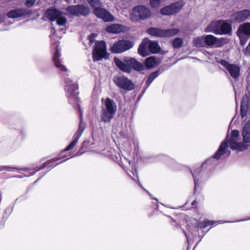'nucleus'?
Here are the masks:
<instances>
[{
	"instance_id": "nucleus-36",
	"label": "nucleus",
	"mask_w": 250,
	"mask_h": 250,
	"mask_svg": "<svg viewBox=\"0 0 250 250\" xmlns=\"http://www.w3.org/2000/svg\"><path fill=\"white\" fill-rule=\"evenodd\" d=\"M15 169L14 167H11L9 166H0V171H12Z\"/></svg>"
},
{
	"instance_id": "nucleus-38",
	"label": "nucleus",
	"mask_w": 250,
	"mask_h": 250,
	"mask_svg": "<svg viewBox=\"0 0 250 250\" xmlns=\"http://www.w3.org/2000/svg\"><path fill=\"white\" fill-rule=\"evenodd\" d=\"M7 16L8 18H16V9H13L8 12Z\"/></svg>"
},
{
	"instance_id": "nucleus-26",
	"label": "nucleus",
	"mask_w": 250,
	"mask_h": 250,
	"mask_svg": "<svg viewBox=\"0 0 250 250\" xmlns=\"http://www.w3.org/2000/svg\"><path fill=\"white\" fill-rule=\"evenodd\" d=\"M205 36H200L194 38L193 41V46L196 47H204L205 44Z\"/></svg>"
},
{
	"instance_id": "nucleus-7",
	"label": "nucleus",
	"mask_w": 250,
	"mask_h": 250,
	"mask_svg": "<svg viewBox=\"0 0 250 250\" xmlns=\"http://www.w3.org/2000/svg\"><path fill=\"white\" fill-rule=\"evenodd\" d=\"M113 81L118 87L125 90L130 91L135 87L132 82L124 76H114Z\"/></svg>"
},
{
	"instance_id": "nucleus-18",
	"label": "nucleus",
	"mask_w": 250,
	"mask_h": 250,
	"mask_svg": "<svg viewBox=\"0 0 250 250\" xmlns=\"http://www.w3.org/2000/svg\"><path fill=\"white\" fill-rule=\"evenodd\" d=\"M62 14V11L55 8H49L45 13V17L51 21H55Z\"/></svg>"
},
{
	"instance_id": "nucleus-16",
	"label": "nucleus",
	"mask_w": 250,
	"mask_h": 250,
	"mask_svg": "<svg viewBox=\"0 0 250 250\" xmlns=\"http://www.w3.org/2000/svg\"><path fill=\"white\" fill-rule=\"evenodd\" d=\"M250 15L249 10H243L232 14L230 19L232 22L240 23L247 20Z\"/></svg>"
},
{
	"instance_id": "nucleus-44",
	"label": "nucleus",
	"mask_w": 250,
	"mask_h": 250,
	"mask_svg": "<svg viewBox=\"0 0 250 250\" xmlns=\"http://www.w3.org/2000/svg\"><path fill=\"white\" fill-rule=\"evenodd\" d=\"M210 225H211V223L209 221H205L203 224V227H206Z\"/></svg>"
},
{
	"instance_id": "nucleus-21",
	"label": "nucleus",
	"mask_w": 250,
	"mask_h": 250,
	"mask_svg": "<svg viewBox=\"0 0 250 250\" xmlns=\"http://www.w3.org/2000/svg\"><path fill=\"white\" fill-rule=\"evenodd\" d=\"M160 60L155 56H151L146 59L145 65L148 68H151L159 64Z\"/></svg>"
},
{
	"instance_id": "nucleus-29",
	"label": "nucleus",
	"mask_w": 250,
	"mask_h": 250,
	"mask_svg": "<svg viewBox=\"0 0 250 250\" xmlns=\"http://www.w3.org/2000/svg\"><path fill=\"white\" fill-rule=\"evenodd\" d=\"M30 14V11L25 9H17V18Z\"/></svg>"
},
{
	"instance_id": "nucleus-8",
	"label": "nucleus",
	"mask_w": 250,
	"mask_h": 250,
	"mask_svg": "<svg viewBox=\"0 0 250 250\" xmlns=\"http://www.w3.org/2000/svg\"><path fill=\"white\" fill-rule=\"evenodd\" d=\"M66 10L69 14L74 16H86L90 13L89 8L81 4L69 6Z\"/></svg>"
},
{
	"instance_id": "nucleus-35",
	"label": "nucleus",
	"mask_w": 250,
	"mask_h": 250,
	"mask_svg": "<svg viewBox=\"0 0 250 250\" xmlns=\"http://www.w3.org/2000/svg\"><path fill=\"white\" fill-rule=\"evenodd\" d=\"M243 137L244 143H250V132L248 133H242Z\"/></svg>"
},
{
	"instance_id": "nucleus-24",
	"label": "nucleus",
	"mask_w": 250,
	"mask_h": 250,
	"mask_svg": "<svg viewBox=\"0 0 250 250\" xmlns=\"http://www.w3.org/2000/svg\"><path fill=\"white\" fill-rule=\"evenodd\" d=\"M147 46L149 51L152 53H158L160 50L158 43L156 42L147 40Z\"/></svg>"
},
{
	"instance_id": "nucleus-5",
	"label": "nucleus",
	"mask_w": 250,
	"mask_h": 250,
	"mask_svg": "<svg viewBox=\"0 0 250 250\" xmlns=\"http://www.w3.org/2000/svg\"><path fill=\"white\" fill-rule=\"evenodd\" d=\"M109 54L106 52L105 42L104 41L97 42L94 45L92 52L93 60L94 62L102 60L104 58L107 59Z\"/></svg>"
},
{
	"instance_id": "nucleus-32",
	"label": "nucleus",
	"mask_w": 250,
	"mask_h": 250,
	"mask_svg": "<svg viewBox=\"0 0 250 250\" xmlns=\"http://www.w3.org/2000/svg\"><path fill=\"white\" fill-rule=\"evenodd\" d=\"M90 5L94 9L99 6H102V3L99 0H87Z\"/></svg>"
},
{
	"instance_id": "nucleus-34",
	"label": "nucleus",
	"mask_w": 250,
	"mask_h": 250,
	"mask_svg": "<svg viewBox=\"0 0 250 250\" xmlns=\"http://www.w3.org/2000/svg\"><path fill=\"white\" fill-rule=\"evenodd\" d=\"M161 0H149V3L152 8H157L160 4Z\"/></svg>"
},
{
	"instance_id": "nucleus-41",
	"label": "nucleus",
	"mask_w": 250,
	"mask_h": 250,
	"mask_svg": "<svg viewBox=\"0 0 250 250\" xmlns=\"http://www.w3.org/2000/svg\"><path fill=\"white\" fill-rule=\"evenodd\" d=\"M244 52L245 55L250 56V41L246 49L244 50Z\"/></svg>"
},
{
	"instance_id": "nucleus-27",
	"label": "nucleus",
	"mask_w": 250,
	"mask_h": 250,
	"mask_svg": "<svg viewBox=\"0 0 250 250\" xmlns=\"http://www.w3.org/2000/svg\"><path fill=\"white\" fill-rule=\"evenodd\" d=\"M248 106V102L244 100H242L241 104V116L242 118H244L246 116Z\"/></svg>"
},
{
	"instance_id": "nucleus-9",
	"label": "nucleus",
	"mask_w": 250,
	"mask_h": 250,
	"mask_svg": "<svg viewBox=\"0 0 250 250\" xmlns=\"http://www.w3.org/2000/svg\"><path fill=\"white\" fill-rule=\"evenodd\" d=\"M133 45V42L129 40H119L113 45L111 50L115 53H120L130 49Z\"/></svg>"
},
{
	"instance_id": "nucleus-22",
	"label": "nucleus",
	"mask_w": 250,
	"mask_h": 250,
	"mask_svg": "<svg viewBox=\"0 0 250 250\" xmlns=\"http://www.w3.org/2000/svg\"><path fill=\"white\" fill-rule=\"evenodd\" d=\"M219 35H231L232 29L230 25L221 21Z\"/></svg>"
},
{
	"instance_id": "nucleus-23",
	"label": "nucleus",
	"mask_w": 250,
	"mask_h": 250,
	"mask_svg": "<svg viewBox=\"0 0 250 250\" xmlns=\"http://www.w3.org/2000/svg\"><path fill=\"white\" fill-rule=\"evenodd\" d=\"M147 47V40H144L138 49V53L143 57L147 56L148 55Z\"/></svg>"
},
{
	"instance_id": "nucleus-15",
	"label": "nucleus",
	"mask_w": 250,
	"mask_h": 250,
	"mask_svg": "<svg viewBox=\"0 0 250 250\" xmlns=\"http://www.w3.org/2000/svg\"><path fill=\"white\" fill-rule=\"evenodd\" d=\"M65 90L66 92L67 96L68 97H75L76 96V91L78 89L77 84L73 83L72 81L68 78L65 79Z\"/></svg>"
},
{
	"instance_id": "nucleus-33",
	"label": "nucleus",
	"mask_w": 250,
	"mask_h": 250,
	"mask_svg": "<svg viewBox=\"0 0 250 250\" xmlns=\"http://www.w3.org/2000/svg\"><path fill=\"white\" fill-rule=\"evenodd\" d=\"M56 21L57 24L60 26L64 25L67 22L66 18L62 16V15L60 16L57 19Z\"/></svg>"
},
{
	"instance_id": "nucleus-19",
	"label": "nucleus",
	"mask_w": 250,
	"mask_h": 250,
	"mask_svg": "<svg viewBox=\"0 0 250 250\" xmlns=\"http://www.w3.org/2000/svg\"><path fill=\"white\" fill-rule=\"evenodd\" d=\"M221 21L211 22L205 29L206 32H211L215 34L220 33Z\"/></svg>"
},
{
	"instance_id": "nucleus-45",
	"label": "nucleus",
	"mask_w": 250,
	"mask_h": 250,
	"mask_svg": "<svg viewBox=\"0 0 250 250\" xmlns=\"http://www.w3.org/2000/svg\"><path fill=\"white\" fill-rule=\"evenodd\" d=\"M51 163L50 161L46 162L45 164H44L43 168L45 167L47 165H48Z\"/></svg>"
},
{
	"instance_id": "nucleus-50",
	"label": "nucleus",
	"mask_w": 250,
	"mask_h": 250,
	"mask_svg": "<svg viewBox=\"0 0 250 250\" xmlns=\"http://www.w3.org/2000/svg\"><path fill=\"white\" fill-rule=\"evenodd\" d=\"M62 163V162H61L59 163V164H61Z\"/></svg>"
},
{
	"instance_id": "nucleus-47",
	"label": "nucleus",
	"mask_w": 250,
	"mask_h": 250,
	"mask_svg": "<svg viewBox=\"0 0 250 250\" xmlns=\"http://www.w3.org/2000/svg\"><path fill=\"white\" fill-rule=\"evenodd\" d=\"M3 21V19L0 18V23H1Z\"/></svg>"
},
{
	"instance_id": "nucleus-43",
	"label": "nucleus",
	"mask_w": 250,
	"mask_h": 250,
	"mask_svg": "<svg viewBox=\"0 0 250 250\" xmlns=\"http://www.w3.org/2000/svg\"><path fill=\"white\" fill-rule=\"evenodd\" d=\"M95 36H96L95 35L92 34L88 37V39H89V42H90V43H93V42H94V39L95 38Z\"/></svg>"
},
{
	"instance_id": "nucleus-40",
	"label": "nucleus",
	"mask_w": 250,
	"mask_h": 250,
	"mask_svg": "<svg viewBox=\"0 0 250 250\" xmlns=\"http://www.w3.org/2000/svg\"><path fill=\"white\" fill-rule=\"evenodd\" d=\"M239 132L238 130H233L231 131V135L230 137L236 138V139H239Z\"/></svg>"
},
{
	"instance_id": "nucleus-4",
	"label": "nucleus",
	"mask_w": 250,
	"mask_h": 250,
	"mask_svg": "<svg viewBox=\"0 0 250 250\" xmlns=\"http://www.w3.org/2000/svg\"><path fill=\"white\" fill-rule=\"evenodd\" d=\"M151 15V12L148 8L142 5H138L133 8L130 15V20L133 21L145 20L149 18Z\"/></svg>"
},
{
	"instance_id": "nucleus-48",
	"label": "nucleus",
	"mask_w": 250,
	"mask_h": 250,
	"mask_svg": "<svg viewBox=\"0 0 250 250\" xmlns=\"http://www.w3.org/2000/svg\"><path fill=\"white\" fill-rule=\"evenodd\" d=\"M53 31L54 32V33L56 32V30L54 28H52Z\"/></svg>"
},
{
	"instance_id": "nucleus-6",
	"label": "nucleus",
	"mask_w": 250,
	"mask_h": 250,
	"mask_svg": "<svg viewBox=\"0 0 250 250\" xmlns=\"http://www.w3.org/2000/svg\"><path fill=\"white\" fill-rule=\"evenodd\" d=\"M179 32V30L176 28L163 30L150 27L147 30V32L149 35L158 37H170L176 35Z\"/></svg>"
},
{
	"instance_id": "nucleus-14",
	"label": "nucleus",
	"mask_w": 250,
	"mask_h": 250,
	"mask_svg": "<svg viewBox=\"0 0 250 250\" xmlns=\"http://www.w3.org/2000/svg\"><path fill=\"white\" fill-rule=\"evenodd\" d=\"M220 64L229 71L230 76L233 78H237L240 75V68L236 64H230L226 60H221Z\"/></svg>"
},
{
	"instance_id": "nucleus-37",
	"label": "nucleus",
	"mask_w": 250,
	"mask_h": 250,
	"mask_svg": "<svg viewBox=\"0 0 250 250\" xmlns=\"http://www.w3.org/2000/svg\"><path fill=\"white\" fill-rule=\"evenodd\" d=\"M248 132H250V122H248L245 124L243 127V130L242 133Z\"/></svg>"
},
{
	"instance_id": "nucleus-42",
	"label": "nucleus",
	"mask_w": 250,
	"mask_h": 250,
	"mask_svg": "<svg viewBox=\"0 0 250 250\" xmlns=\"http://www.w3.org/2000/svg\"><path fill=\"white\" fill-rule=\"evenodd\" d=\"M190 171L191 173L192 176L193 177L194 181V184H195V188H196L197 185L198 184V180L197 179L196 176H195L194 173H193L191 169L190 170Z\"/></svg>"
},
{
	"instance_id": "nucleus-20",
	"label": "nucleus",
	"mask_w": 250,
	"mask_h": 250,
	"mask_svg": "<svg viewBox=\"0 0 250 250\" xmlns=\"http://www.w3.org/2000/svg\"><path fill=\"white\" fill-rule=\"evenodd\" d=\"M60 56L61 54L60 51L58 49H57L55 53L54 54L53 57V61L54 62L55 65L56 67L59 68L61 71L62 72H67V69L64 65L61 63L60 60H59Z\"/></svg>"
},
{
	"instance_id": "nucleus-49",
	"label": "nucleus",
	"mask_w": 250,
	"mask_h": 250,
	"mask_svg": "<svg viewBox=\"0 0 250 250\" xmlns=\"http://www.w3.org/2000/svg\"><path fill=\"white\" fill-rule=\"evenodd\" d=\"M53 31L54 32V33L56 32V30L54 28H52Z\"/></svg>"
},
{
	"instance_id": "nucleus-28",
	"label": "nucleus",
	"mask_w": 250,
	"mask_h": 250,
	"mask_svg": "<svg viewBox=\"0 0 250 250\" xmlns=\"http://www.w3.org/2000/svg\"><path fill=\"white\" fill-rule=\"evenodd\" d=\"M237 36L239 37L240 39V43L242 45H244L246 43L248 39L250 37L238 30Z\"/></svg>"
},
{
	"instance_id": "nucleus-12",
	"label": "nucleus",
	"mask_w": 250,
	"mask_h": 250,
	"mask_svg": "<svg viewBox=\"0 0 250 250\" xmlns=\"http://www.w3.org/2000/svg\"><path fill=\"white\" fill-rule=\"evenodd\" d=\"M183 6V3L182 1H178L163 8L160 13L166 16L173 15L179 12Z\"/></svg>"
},
{
	"instance_id": "nucleus-31",
	"label": "nucleus",
	"mask_w": 250,
	"mask_h": 250,
	"mask_svg": "<svg viewBox=\"0 0 250 250\" xmlns=\"http://www.w3.org/2000/svg\"><path fill=\"white\" fill-rule=\"evenodd\" d=\"M159 75V71H156L155 72H153V73H151L148 77L146 83L148 85L150 84V83H152V82L156 78L158 77Z\"/></svg>"
},
{
	"instance_id": "nucleus-46",
	"label": "nucleus",
	"mask_w": 250,
	"mask_h": 250,
	"mask_svg": "<svg viewBox=\"0 0 250 250\" xmlns=\"http://www.w3.org/2000/svg\"><path fill=\"white\" fill-rule=\"evenodd\" d=\"M197 203V202L196 200H194L192 202V203H191V205H196Z\"/></svg>"
},
{
	"instance_id": "nucleus-10",
	"label": "nucleus",
	"mask_w": 250,
	"mask_h": 250,
	"mask_svg": "<svg viewBox=\"0 0 250 250\" xmlns=\"http://www.w3.org/2000/svg\"><path fill=\"white\" fill-rule=\"evenodd\" d=\"M79 108L80 112V122L79 126V128L77 131L75 133L73 140L72 142L64 149V151H67L72 149L75 145L77 143L80 137L81 136L84 129L85 128V124L83 121L82 114L80 109V105H78Z\"/></svg>"
},
{
	"instance_id": "nucleus-17",
	"label": "nucleus",
	"mask_w": 250,
	"mask_h": 250,
	"mask_svg": "<svg viewBox=\"0 0 250 250\" xmlns=\"http://www.w3.org/2000/svg\"><path fill=\"white\" fill-rule=\"evenodd\" d=\"M127 30V27L126 26L120 24H112L105 28V31L107 33L113 34H118L125 32Z\"/></svg>"
},
{
	"instance_id": "nucleus-39",
	"label": "nucleus",
	"mask_w": 250,
	"mask_h": 250,
	"mask_svg": "<svg viewBox=\"0 0 250 250\" xmlns=\"http://www.w3.org/2000/svg\"><path fill=\"white\" fill-rule=\"evenodd\" d=\"M36 0H27L25 2V5L28 7H32L35 3Z\"/></svg>"
},
{
	"instance_id": "nucleus-11",
	"label": "nucleus",
	"mask_w": 250,
	"mask_h": 250,
	"mask_svg": "<svg viewBox=\"0 0 250 250\" xmlns=\"http://www.w3.org/2000/svg\"><path fill=\"white\" fill-rule=\"evenodd\" d=\"M205 44L208 46H213L214 47H221L228 42L227 39L218 38L212 35L205 36Z\"/></svg>"
},
{
	"instance_id": "nucleus-25",
	"label": "nucleus",
	"mask_w": 250,
	"mask_h": 250,
	"mask_svg": "<svg viewBox=\"0 0 250 250\" xmlns=\"http://www.w3.org/2000/svg\"><path fill=\"white\" fill-rule=\"evenodd\" d=\"M238 31L250 37V23L246 22L242 24L238 28Z\"/></svg>"
},
{
	"instance_id": "nucleus-30",
	"label": "nucleus",
	"mask_w": 250,
	"mask_h": 250,
	"mask_svg": "<svg viewBox=\"0 0 250 250\" xmlns=\"http://www.w3.org/2000/svg\"><path fill=\"white\" fill-rule=\"evenodd\" d=\"M183 44V41L182 39L180 38H176L172 42V45L174 48H181Z\"/></svg>"
},
{
	"instance_id": "nucleus-2",
	"label": "nucleus",
	"mask_w": 250,
	"mask_h": 250,
	"mask_svg": "<svg viewBox=\"0 0 250 250\" xmlns=\"http://www.w3.org/2000/svg\"><path fill=\"white\" fill-rule=\"evenodd\" d=\"M115 65L123 72L130 73L132 68L141 71L144 69V65L134 58H125L122 61L117 57L114 58Z\"/></svg>"
},
{
	"instance_id": "nucleus-1",
	"label": "nucleus",
	"mask_w": 250,
	"mask_h": 250,
	"mask_svg": "<svg viewBox=\"0 0 250 250\" xmlns=\"http://www.w3.org/2000/svg\"><path fill=\"white\" fill-rule=\"evenodd\" d=\"M239 139L230 137L228 141L222 142L213 157L217 160L219 159L220 157L225 153L228 144L231 149L237 151H244L250 148V145L239 143Z\"/></svg>"
},
{
	"instance_id": "nucleus-13",
	"label": "nucleus",
	"mask_w": 250,
	"mask_h": 250,
	"mask_svg": "<svg viewBox=\"0 0 250 250\" xmlns=\"http://www.w3.org/2000/svg\"><path fill=\"white\" fill-rule=\"evenodd\" d=\"M94 14L99 18L102 19L105 22H110L114 21V17L106 9L99 6L93 9Z\"/></svg>"
},
{
	"instance_id": "nucleus-3",
	"label": "nucleus",
	"mask_w": 250,
	"mask_h": 250,
	"mask_svg": "<svg viewBox=\"0 0 250 250\" xmlns=\"http://www.w3.org/2000/svg\"><path fill=\"white\" fill-rule=\"evenodd\" d=\"M102 102L103 105L102 106L100 115L101 121L104 123H109L116 112L117 106L113 100L109 98L105 99L103 98Z\"/></svg>"
}]
</instances>
